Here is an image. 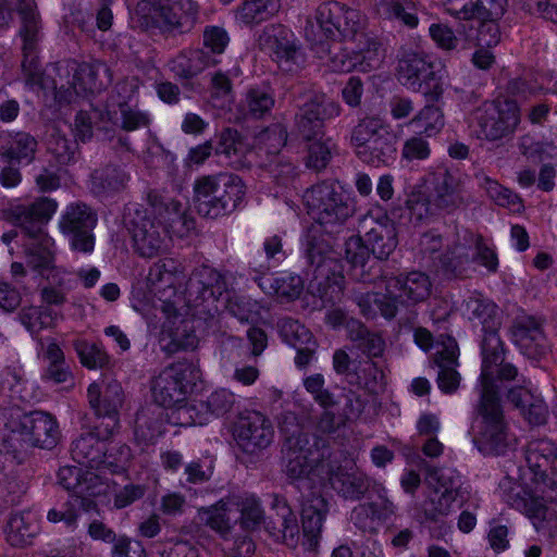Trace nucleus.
Listing matches in <instances>:
<instances>
[{"mask_svg":"<svg viewBox=\"0 0 557 557\" xmlns=\"http://www.w3.org/2000/svg\"><path fill=\"white\" fill-rule=\"evenodd\" d=\"M185 300L194 314L203 319L213 318L222 310L240 322H250L257 314V304L228 289L225 276L208 265L197 267L190 273Z\"/></svg>","mask_w":557,"mask_h":557,"instance_id":"f257e3e1","label":"nucleus"},{"mask_svg":"<svg viewBox=\"0 0 557 557\" xmlns=\"http://www.w3.org/2000/svg\"><path fill=\"white\" fill-rule=\"evenodd\" d=\"M330 228L312 224L306 232L302 246L307 259L306 274L309 277L308 290L319 297L323 305L334 306L341 301L345 276L341 261L333 257L334 237Z\"/></svg>","mask_w":557,"mask_h":557,"instance_id":"f03ea898","label":"nucleus"},{"mask_svg":"<svg viewBox=\"0 0 557 557\" xmlns=\"http://www.w3.org/2000/svg\"><path fill=\"white\" fill-rule=\"evenodd\" d=\"M58 208L54 199L39 197L27 205H16L3 211L4 219L21 228L26 264L40 275L54 268V240L45 230Z\"/></svg>","mask_w":557,"mask_h":557,"instance_id":"7ed1b4c3","label":"nucleus"},{"mask_svg":"<svg viewBox=\"0 0 557 557\" xmlns=\"http://www.w3.org/2000/svg\"><path fill=\"white\" fill-rule=\"evenodd\" d=\"M466 310L469 320L482 325L483 337L481 341L482 354V382L484 384L483 411L487 428H493L492 420L499 416V409L492 391V366L503 358L504 343L498 331L502 326V313L498 307L490 299L480 295L470 296L466 301Z\"/></svg>","mask_w":557,"mask_h":557,"instance_id":"20e7f679","label":"nucleus"},{"mask_svg":"<svg viewBox=\"0 0 557 557\" xmlns=\"http://www.w3.org/2000/svg\"><path fill=\"white\" fill-rule=\"evenodd\" d=\"M5 429L2 450L15 459H21L30 447L52 449L61 436L57 420L44 411L11 413Z\"/></svg>","mask_w":557,"mask_h":557,"instance_id":"39448f33","label":"nucleus"},{"mask_svg":"<svg viewBox=\"0 0 557 557\" xmlns=\"http://www.w3.org/2000/svg\"><path fill=\"white\" fill-rule=\"evenodd\" d=\"M193 190L196 211L199 215L212 220L233 213L246 195L243 180L227 172L197 177Z\"/></svg>","mask_w":557,"mask_h":557,"instance_id":"423d86ee","label":"nucleus"},{"mask_svg":"<svg viewBox=\"0 0 557 557\" xmlns=\"http://www.w3.org/2000/svg\"><path fill=\"white\" fill-rule=\"evenodd\" d=\"M198 20L199 7L193 0H166L158 7L141 0L131 14L133 28L146 32L159 29L173 36L191 32Z\"/></svg>","mask_w":557,"mask_h":557,"instance_id":"0eeeda50","label":"nucleus"},{"mask_svg":"<svg viewBox=\"0 0 557 557\" xmlns=\"http://www.w3.org/2000/svg\"><path fill=\"white\" fill-rule=\"evenodd\" d=\"M505 351L503 358L493 364L492 370V391L499 409V417H495L491 424L493 428H487L485 433L486 419L485 412L483 411V394L484 384L482 382V374L480 375L481 385V398L478 406V412L480 420L478 421L476 431L473 434V443L476 448L484 455H504L510 447V440L508 434L507 422L504 417L503 407L500 405V398L498 396V387L495 384L494 368L499 367L497 370V379L500 381H513L518 377V369L511 363H504Z\"/></svg>","mask_w":557,"mask_h":557,"instance_id":"6e6552de","label":"nucleus"},{"mask_svg":"<svg viewBox=\"0 0 557 557\" xmlns=\"http://www.w3.org/2000/svg\"><path fill=\"white\" fill-rule=\"evenodd\" d=\"M308 213L330 232H338L356 212L354 200L334 182L318 183L305 191Z\"/></svg>","mask_w":557,"mask_h":557,"instance_id":"1a4fd4ad","label":"nucleus"},{"mask_svg":"<svg viewBox=\"0 0 557 557\" xmlns=\"http://www.w3.org/2000/svg\"><path fill=\"white\" fill-rule=\"evenodd\" d=\"M20 18L17 35L22 45V72L25 84L42 87L44 70L39 61L40 44L44 39V24L35 0H16Z\"/></svg>","mask_w":557,"mask_h":557,"instance_id":"9d476101","label":"nucleus"},{"mask_svg":"<svg viewBox=\"0 0 557 557\" xmlns=\"http://www.w3.org/2000/svg\"><path fill=\"white\" fill-rule=\"evenodd\" d=\"M397 79L408 89L425 97L428 102L442 98L443 84L434 70V63L423 51H404L398 60Z\"/></svg>","mask_w":557,"mask_h":557,"instance_id":"9b49d317","label":"nucleus"},{"mask_svg":"<svg viewBox=\"0 0 557 557\" xmlns=\"http://www.w3.org/2000/svg\"><path fill=\"white\" fill-rule=\"evenodd\" d=\"M124 225L132 236L135 251L153 258L166 249L168 231L160 220L151 216L143 205H131L124 214Z\"/></svg>","mask_w":557,"mask_h":557,"instance_id":"f8f14e48","label":"nucleus"},{"mask_svg":"<svg viewBox=\"0 0 557 557\" xmlns=\"http://www.w3.org/2000/svg\"><path fill=\"white\" fill-rule=\"evenodd\" d=\"M200 375V369L191 361H178L165 367L152 382L157 406L165 408L184 401Z\"/></svg>","mask_w":557,"mask_h":557,"instance_id":"ddd939ff","label":"nucleus"},{"mask_svg":"<svg viewBox=\"0 0 557 557\" xmlns=\"http://www.w3.org/2000/svg\"><path fill=\"white\" fill-rule=\"evenodd\" d=\"M282 454L285 474L293 480H300L329 456V450L324 440L300 432L286 438Z\"/></svg>","mask_w":557,"mask_h":557,"instance_id":"4468645a","label":"nucleus"},{"mask_svg":"<svg viewBox=\"0 0 557 557\" xmlns=\"http://www.w3.org/2000/svg\"><path fill=\"white\" fill-rule=\"evenodd\" d=\"M298 111L295 114V126L305 140H313L323 134L324 121L341 114L338 102L326 97L325 94L308 90L296 98Z\"/></svg>","mask_w":557,"mask_h":557,"instance_id":"2eb2a0df","label":"nucleus"},{"mask_svg":"<svg viewBox=\"0 0 557 557\" xmlns=\"http://www.w3.org/2000/svg\"><path fill=\"white\" fill-rule=\"evenodd\" d=\"M480 136L496 141L511 136L519 122L520 112L516 100L497 98L484 101L473 113Z\"/></svg>","mask_w":557,"mask_h":557,"instance_id":"dca6fc26","label":"nucleus"},{"mask_svg":"<svg viewBox=\"0 0 557 557\" xmlns=\"http://www.w3.org/2000/svg\"><path fill=\"white\" fill-rule=\"evenodd\" d=\"M258 46L285 72H297L306 62L299 40L282 24L267 25L258 37Z\"/></svg>","mask_w":557,"mask_h":557,"instance_id":"f3484780","label":"nucleus"},{"mask_svg":"<svg viewBox=\"0 0 557 557\" xmlns=\"http://www.w3.org/2000/svg\"><path fill=\"white\" fill-rule=\"evenodd\" d=\"M320 36L329 41L348 40L356 38L364 26L363 16L359 11L348 8L337 1L321 3L314 13Z\"/></svg>","mask_w":557,"mask_h":557,"instance_id":"a211bd4d","label":"nucleus"},{"mask_svg":"<svg viewBox=\"0 0 557 557\" xmlns=\"http://www.w3.org/2000/svg\"><path fill=\"white\" fill-rule=\"evenodd\" d=\"M90 408L100 420L98 429H103L104 436H113L120 429V409L124 401V393L120 383L112 381L102 391L96 382L87 389Z\"/></svg>","mask_w":557,"mask_h":557,"instance_id":"6ab92c4d","label":"nucleus"},{"mask_svg":"<svg viewBox=\"0 0 557 557\" xmlns=\"http://www.w3.org/2000/svg\"><path fill=\"white\" fill-rule=\"evenodd\" d=\"M96 224L97 213L81 201L69 205L60 220L62 233L69 236L72 248L81 252L94 250Z\"/></svg>","mask_w":557,"mask_h":557,"instance_id":"aec40b11","label":"nucleus"},{"mask_svg":"<svg viewBox=\"0 0 557 557\" xmlns=\"http://www.w3.org/2000/svg\"><path fill=\"white\" fill-rule=\"evenodd\" d=\"M110 82L109 69L104 63L83 62L77 65L71 85L67 88L63 86L57 88L55 98L60 102L71 103L74 96L99 94Z\"/></svg>","mask_w":557,"mask_h":557,"instance_id":"412c9836","label":"nucleus"},{"mask_svg":"<svg viewBox=\"0 0 557 557\" xmlns=\"http://www.w3.org/2000/svg\"><path fill=\"white\" fill-rule=\"evenodd\" d=\"M234 436L242 449L248 454L265 449L273 441L274 430L271 421L258 411H250L238 418Z\"/></svg>","mask_w":557,"mask_h":557,"instance_id":"4be33fe9","label":"nucleus"},{"mask_svg":"<svg viewBox=\"0 0 557 557\" xmlns=\"http://www.w3.org/2000/svg\"><path fill=\"white\" fill-rule=\"evenodd\" d=\"M268 534L278 543L295 547L299 540V524L296 513L285 497L274 494L269 516L264 520Z\"/></svg>","mask_w":557,"mask_h":557,"instance_id":"5701e85b","label":"nucleus"},{"mask_svg":"<svg viewBox=\"0 0 557 557\" xmlns=\"http://www.w3.org/2000/svg\"><path fill=\"white\" fill-rule=\"evenodd\" d=\"M510 333L521 352L529 359L541 360L550 352L541 324L533 317L517 318L510 327Z\"/></svg>","mask_w":557,"mask_h":557,"instance_id":"b1692460","label":"nucleus"},{"mask_svg":"<svg viewBox=\"0 0 557 557\" xmlns=\"http://www.w3.org/2000/svg\"><path fill=\"white\" fill-rule=\"evenodd\" d=\"M432 202L436 209L451 213L463 205L458 171L441 165L432 173Z\"/></svg>","mask_w":557,"mask_h":557,"instance_id":"393cba45","label":"nucleus"},{"mask_svg":"<svg viewBox=\"0 0 557 557\" xmlns=\"http://www.w3.org/2000/svg\"><path fill=\"white\" fill-rule=\"evenodd\" d=\"M525 461L537 482L554 487L556 483L549 478V473L557 474V448L553 441L537 438L529 442Z\"/></svg>","mask_w":557,"mask_h":557,"instance_id":"a878e982","label":"nucleus"},{"mask_svg":"<svg viewBox=\"0 0 557 557\" xmlns=\"http://www.w3.org/2000/svg\"><path fill=\"white\" fill-rule=\"evenodd\" d=\"M386 290L398 296L401 305L414 306L430 297L432 282L425 273L412 271L388 278Z\"/></svg>","mask_w":557,"mask_h":557,"instance_id":"bb28decb","label":"nucleus"},{"mask_svg":"<svg viewBox=\"0 0 557 557\" xmlns=\"http://www.w3.org/2000/svg\"><path fill=\"white\" fill-rule=\"evenodd\" d=\"M331 487L344 499L357 502L370 497V491L375 480L358 470H347L338 467L329 474Z\"/></svg>","mask_w":557,"mask_h":557,"instance_id":"cd10ccee","label":"nucleus"},{"mask_svg":"<svg viewBox=\"0 0 557 557\" xmlns=\"http://www.w3.org/2000/svg\"><path fill=\"white\" fill-rule=\"evenodd\" d=\"M110 437L103 435V429H98V424L95 425L92 430L82 433L72 442V458L91 469H100L101 458L106 453V443Z\"/></svg>","mask_w":557,"mask_h":557,"instance_id":"c85d7f7f","label":"nucleus"},{"mask_svg":"<svg viewBox=\"0 0 557 557\" xmlns=\"http://www.w3.org/2000/svg\"><path fill=\"white\" fill-rule=\"evenodd\" d=\"M129 180L124 166L110 163L91 172L90 190L100 199L112 198L126 189Z\"/></svg>","mask_w":557,"mask_h":557,"instance_id":"c756f323","label":"nucleus"},{"mask_svg":"<svg viewBox=\"0 0 557 557\" xmlns=\"http://www.w3.org/2000/svg\"><path fill=\"white\" fill-rule=\"evenodd\" d=\"M37 147V139L29 133L0 131V157L5 163H30Z\"/></svg>","mask_w":557,"mask_h":557,"instance_id":"7c9ffc66","label":"nucleus"},{"mask_svg":"<svg viewBox=\"0 0 557 557\" xmlns=\"http://www.w3.org/2000/svg\"><path fill=\"white\" fill-rule=\"evenodd\" d=\"M370 253L366 238L350 236L345 242V256L352 267V275L364 283H371L381 275V268L371 263Z\"/></svg>","mask_w":557,"mask_h":557,"instance_id":"2f4dec72","label":"nucleus"},{"mask_svg":"<svg viewBox=\"0 0 557 557\" xmlns=\"http://www.w3.org/2000/svg\"><path fill=\"white\" fill-rule=\"evenodd\" d=\"M224 510H236L240 513L239 524L246 531H253L264 524V512L260 500L251 494H231L220 500Z\"/></svg>","mask_w":557,"mask_h":557,"instance_id":"473e14b6","label":"nucleus"},{"mask_svg":"<svg viewBox=\"0 0 557 557\" xmlns=\"http://www.w3.org/2000/svg\"><path fill=\"white\" fill-rule=\"evenodd\" d=\"M164 410L157 405L140 408L136 413L134 436L138 445L149 446L163 433Z\"/></svg>","mask_w":557,"mask_h":557,"instance_id":"72a5a7b5","label":"nucleus"},{"mask_svg":"<svg viewBox=\"0 0 557 557\" xmlns=\"http://www.w3.org/2000/svg\"><path fill=\"white\" fill-rule=\"evenodd\" d=\"M58 482L72 494L100 495L104 491L103 483L96 473L75 466L61 467Z\"/></svg>","mask_w":557,"mask_h":557,"instance_id":"f704fd0d","label":"nucleus"},{"mask_svg":"<svg viewBox=\"0 0 557 557\" xmlns=\"http://www.w3.org/2000/svg\"><path fill=\"white\" fill-rule=\"evenodd\" d=\"M329 513V504L321 495L311 494L302 504L301 522L304 535L310 548H315L322 531L323 522Z\"/></svg>","mask_w":557,"mask_h":557,"instance_id":"c9c22d12","label":"nucleus"},{"mask_svg":"<svg viewBox=\"0 0 557 557\" xmlns=\"http://www.w3.org/2000/svg\"><path fill=\"white\" fill-rule=\"evenodd\" d=\"M396 144L397 136L385 125L376 133V136L366 145V148H361L360 151H357V156L363 162L373 166L387 164L395 158L397 151Z\"/></svg>","mask_w":557,"mask_h":557,"instance_id":"e433bc0d","label":"nucleus"},{"mask_svg":"<svg viewBox=\"0 0 557 557\" xmlns=\"http://www.w3.org/2000/svg\"><path fill=\"white\" fill-rule=\"evenodd\" d=\"M218 60L201 49L180 52L169 62L170 70L180 79H193L207 67L218 64Z\"/></svg>","mask_w":557,"mask_h":557,"instance_id":"4c0bfd02","label":"nucleus"},{"mask_svg":"<svg viewBox=\"0 0 557 557\" xmlns=\"http://www.w3.org/2000/svg\"><path fill=\"white\" fill-rule=\"evenodd\" d=\"M467 23L461 24L457 29L458 34H463L466 41L473 42L476 47L493 48L500 40L499 26L497 18H463Z\"/></svg>","mask_w":557,"mask_h":557,"instance_id":"58836bf2","label":"nucleus"},{"mask_svg":"<svg viewBox=\"0 0 557 557\" xmlns=\"http://www.w3.org/2000/svg\"><path fill=\"white\" fill-rule=\"evenodd\" d=\"M364 238L374 259L379 261L387 260L398 245L396 227L389 222H376Z\"/></svg>","mask_w":557,"mask_h":557,"instance_id":"ea45409f","label":"nucleus"},{"mask_svg":"<svg viewBox=\"0 0 557 557\" xmlns=\"http://www.w3.org/2000/svg\"><path fill=\"white\" fill-rule=\"evenodd\" d=\"M361 29L356 38H348L356 42L354 48L357 54L358 70L361 72H370L377 69L385 58L382 45L376 38L364 34Z\"/></svg>","mask_w":557,"mask_h":557,"instance_id":"a19ab883","label":"nucleus"},{"mask_svg":"<svg viewBox=\"0 0 557 557\" xmlns=\"http://www.w3.org/2000/svg\"><path fill=\"white\" fill-rule=\"evenodd\" d=\"M465 250L463 246H456L445 253L436 255L432 268L448 280L466 276L470 256Z\"/></svg>","mask_w":557,"mask_h":557,"instance_id":"79ce46f5","label":"nucleus"},{"mask_svg":"<svg viewBox=\"0 0 557 557\" xmlns=\"http://www.w3.org/2000/svg\"><path fill=\"white\" fill-rule=\"evenodd\" d=\"M38 527L30 512L12 513L5 527L7 541L11 546L24 547L32 543Z\"/></svg>","mask_w":557,"mask_h":557,"instance_id":"37998d69","label":"nucleus"},{"mask_svg":"<svg viewBox=\"0 0 557 557\" xmlns=\"http://www.w3.org/2000/svg\"><path fill=\"white\" fill-rule=\"evenodd\" d=\"M246 151L247 146L237 129L227 127L220 133L214 152L218 156H224L228 165L235 169L240 168Z\"/></svg>","mask_w":557,"mask_h":557,"instance_id":"c03bdc74","label":"nucleus"},{"mask_svg":"<svg viewBox=\"0 0 557 557\" xmlns=\"http://www.w3.org/2000/svg\"><path fill=\"white\" fill-rule=\"evenodd\" d=\"M506 502L519 511L524 512L532 521L535 528H539V523L549 520V509L544 504L543 499L528 494L523 490H519L517 493L512 491L507 494Z\"/></svg>","mask_w":557,"mask_h":557,"instance_id":"a18cd8bd","label":"nucleus"},{"mask_svg":"<svg viewBox=\"0 0 557 557\" xmlns=\"http://www.w3.org/2000/svg\"><path fill=\"white\" fill-rule=\"evenodd\" d=\"M267 138L269 141H271L270 147L273 148V150L267 151L268 153L273 156L270 162L265 164L268 172L275 180L293 175L295 172V166L290 162L284 161L283 158L278 156L280 149L284 147L286 144V131L280 125H277L273 129L268 132Z\"/></svg>","mask_w":557,"mask_h":557,"instance_id":"49530a36","label":"nucleus"},{"mask_svg":"<svg viewBox=\"0 0 557 557\" xmlns=\"http://www.w3.org/2000/svg\"><path fill=\"white\" fill-rule=\"evenodd\" d=\"M379 14L387 20L397 21L413 28L419 23L418 9L413 0H379Z\"/></svg>","mask_w":557,"mask_h":557,"instance_id":"de8ad7c7","label":"nucleus"},{"mask_svg":"<svg viewBox=\"0 0 557 557\" xmlns=\"http://www.w3.org/2000/svg\"><path fill=\"white\" fill-rule=\"evenodd\" d=\"M348 338L354 342L358 349L366 354L369 359L380 357L385 348V342L377 333L371 332L360 321L348 323Z\"/></svg>","mask_w":557,"mask_h":557,"instance_id":"09e8293b","label":"nucleus"},{"mask_svg":"<svg viewBox=\"0 0 557 557\" xmlns=\"http://www.w3.org/2000/svg\"><path fill=\"white\" fill-rule=\"evenodd\" d=\"M506 5L507 0H468L461 9H449V13L458 18H498L504 14Z\"/></svg>","mask_w":557,"mask_h":557,"instance_id":"8fccbe9b","label":"nucleus"},{"mask_svg":"<svg viewBox=\"0 0 557 557\" xmlns=\"http://www.w3.org/2000/svg\"><path fill=\"white\" fill-rule=\"evenodd\" d=\"M260 287L270 295L290 301L300 296L304 284L300 276L284 274L277 277H265Z\"/></svg>","mask_w":557,"mask_h":557,"instance_id":"3c124183","label":"nucleus"},{"mask_svg":"<svg viewBox=\"0 0 557 557\" xmlns=\"http://www.w3.org/2000/svg\"><path fill=\"white\" fill-rule=\"evenodd\" d=\"M376 496L375 500H371L367 504L360 505L355 509L356 515L364 513L370 516L372 519L387 520L396 510L394 503L387 497L386 488L383 484L375 481L374 485L370 491V497Z\"/></svg>","mask_w":557,"mask_h":557,"instance_id":"603ef678","label":"nucleus"},{"mask_svg":"<svg viewBox=\"0 0 557 557\" xmlns=\"http://www.w3.org/2000/svg\"><path fill=\"white\" fill-rule=\"evenodd\" d=\"M315 45L320 47L322 52H325L330 62V67L334 72H351L354 70H358V60L357 54H355L354 48L348 51L347 49H342L339 42L334 41L335 44L329 45L324 42L322 39H314Z\"/></svg>","mask_w":557,"mask_h":557,"instance_id":"864d4df0","label":"nucleus"},{"mask_svg":"<svg viewBox=\"0 0 557 557\" xmlns=\"http://www.w3.org/2000/svg\"><path fill=\"white\" fill-rule=\"evenodd\" d=\"M275 100L269 90L260 87L250 88L243 100L242 108L246 116L263 119L269 115Z\"/></svg>","mask_w":557,"mask_h":557,"instance_id":"5fc2aeb1","label":"nucleus"},{"mask_svg":"<svg viewBox=\"0 0 557 557\" xmlns=\"http://www.w3.org/2000/svg\"><path fill=\"white\" fill-rule=\"evenodd\" d=\"M355 383L370 394H380L385 388V375L381 368L371 359L360 361L354 370Z\"/></svg>","mask_w":557,"mask_h":557,"instance_id":"6e6d98bb","label":"nucleus"},{"mask_svg":"<svg viewBox=\"0 0 557 557\" xmlns=\"http://www.w3.org/2000/svg\"><path fill=\"white\" fill-rule=\"evenodd\" d=\"M280 9L281 0H245L238 14L245 24H255L269 20Z\"/></svg>","mask_w":557,"mask_h":557,"instance_id":"4d7b16f0","label":"nucleus"},{"mask_svg":"<svg viewBox=\"0 0 557 557\" xmlns=\"http://www.w3.org/2000/svg\"><path fill=\"white\" fill-rule=\"evenodd\" d=\"M238 70L234 72H223L216 70L210 74V97L215 107L224 108L234 99L232 76L238 75Z\"/></svg>","mask_w":557,"mask_h":557,"instance_id":"13d9d810","label":"nucleus"},{"mask_svg":"<svg viewBox=\"0 0 557 557\" xmlns=\"http://www.w3.org/2000/svg\"><path fill=\"white\" fill-rule=\"evenodd\" d=\"M47 149L60 165H67L77 159L78 146L76 140L66 137L59 129H54L50 134Z\"/></svg>","mask_w":557,"mask_h":557,"instance_id":"bf43d9fd","label":"nucleus"},{"mask_svg":"<svg viewBox=\"0 0 557 557\" xmlns=\"http://www.w3.org/2000/svg\"><path fill=\"white\" fill-rule=\"evenodd\" d=\"M58 317V312L48 307L30 306L23 308L18 313L21 323L33 335L38 334L41 330L52 327Z\"/></svg>","mask_w":557,"mask_h":557,"instance_id":"052dcab7","label":"nucleus"},{"mask_svg":"<svg viewBox=\"0 0 557 557\" xmlns=\"http://www.w3.org/2000/svg\"><path fill=\"white\" fill-rule=\"evenodd\" d=\"M460 495L434 490L433 494L423 502L422 511L428 521L437 522L448 516L454 509V503Z\"/></svg>","mask_w":557,"mask_h":557,"instance_id":"680f3d73","label":"nucleus"},{"mask_svg":"<svg viewBox=\"0 0 557 557\" xmlns=\"http://www.w3.org/2000/svg\"><path fill=\"white\" fill-rule=\"evenodd\" d=\"M410 124L428 137L436 135L445 124L442 110L434 104H426L410 121Z\"/></svg>","mask_w":557,"mask_h":557,"instance_id":"e2e57ef3","label":"nucleus"},{"mask_svg":"<svg viewBox=\"0 0 557 557\" xmlns=\"http://www.w3.org/2000/svg\"><path fill=\"white\" fill-rule=\"evenodd\" d=\"M278 331L283 341L292 347H302V345L317 341L313 334L298 320L283 318L278 321Z\"/></svg>","mask_w":557,"mask_h":557,"instance_id":"0e129e2a","label":"nucleus"},{"mask_svg":"<svg viewBox=\"0 0 557 557\" xmlns=\"http://www.w3.org/2000/svg\"><path fill=\"white\" fill-rule=\"evenodd\" d=\"M150 276L166 286L181 285L186 276L185 267L175 259H164L154 264L150 270Z\"/></svg>","mask_w":557,"mask_h":557,"instance_id":"69168bd1","label":"nucleus"},{"mask_svg":"<svg viewBox=\"0 0 557 557\" xmlns=\"http://www.w3.org/2000/svg\"><path fill=\"white\" fill-rule=\"evenodd\" d=\"M74 348L81 363L88 369H101L109 363V355L96 343L77 339L74 342Z\"/></svg>","mask_w":557,"mask_h":557,"instance_id":"338daca9","label":"nucleus"},{"mask_svg":"<svg viewBox=\"0 0 557 557\" xmlns=\"http://www.w3.org/2000/svg\"><path fill=\"white\" fill-rule=\"evenodd\" d=\"M384 126L383 122L377 117L367 116L361 119L351 131V145L357 148V151H360L361 148H366V145H368Z\"/></svg>","mask_w":557,"mask_h":557,"instance_id":"774afa93","label":"nucleus"}]
</instances>
